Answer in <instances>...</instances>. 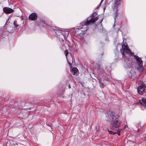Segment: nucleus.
Masks as SVG:
<instances>
[{
    "label": "nucleus",
    "instance_id": "f257e3e1",
    "mask_svg": "<svg viewBox=\"0 0 146 146\" xmlns=\"http://www.w3.org/2000/svg\"><path fill=\"white\" fill-rule=\"evenodd\" d=\"M122 50L123 52H121L123 57L124 56V52L129 55L130 56H133L134 58L136 60L138 67L137 68L138 70L140 72L143 71L144 68L143 64V61L141 58L138 56L133 55V54L129 48V47L126 43H124L122 45Z\"/></svg>",
    "mask_w": 146,
    "mask_h": 146
},
{
    "label": "nucleus",
    "instance_id": "39448f33",
    "mask_svg": "<svg viewBox=\"0 0 146 146\" xmlns=\"http://www.w3.org/2000/svg\"><path fill=\"white\" fill-rule=\"evenodd\" d=\"M134 62L131 58H127L125 60L124 66L127 69L133 68V66Z\"/></svg>",
    "mask_w": 146,
    "mask_h": 146
},
{
    "label": "nucleus",
    "instance_id": "20e7f679",
    "mask_svg": "<svg viewBox=\"0 0 146 146\" xmlns=\"http://www.w3.org/2000/svg\"><path fill=\"white\" fill-rule=\"evenodd\" d=\"M120 1L121 0H113V3L112 5V7L113 11V15L114 18L117 17L118 11L120 8H121L120 5Z\"/></svg>",
    "mask_w": 146,
    "mask_h": 146
},
{
    "label": "nucleus",
    "instance_id": "7ed1b4c3",
    "mask_svg": "<svg viewBox=\"0 0 146 146\" xmlns=\"http://www.w3.org/2000/svg\"><path fill=\"white\" fill-rule=\"evenodd\" d=\"M98 19H90L89 21L82 22L79 26L82 32V35L86 33L88 29V26L94 23Z\"/></svg>",
    "mask_w": 146,
    "mask_h": 146
},
{
    "label": "nucleus",
    "instance_id": "6e6552de",
    "mask_svg": "<svg viewBox=\"0 0 146 146\" xmlns=\"http://www.w3.org/2000/svg\"><path fill=\"white\" fill-rule=\"evenodd\" d=\"M80 28V27L77 26L76 27L74 28L75 32L77 35H82V32Z\"/></svg>",
    "mask_w": 146,
    "mask_h": 146
},
{
    "label": "nucleus",
    "instance_id": "4be33fe9",
    "mask_svg": "<svg viewBox=\"0 0 146 146\" xmlns=\"http://www.w3.org/2000/svg\"><path fill=\"white\" fill-rule=\"evenodd\" d=\"M126 128V126L125 125L124 126V128Z\"/></svg>",
    "mask_w": 146,
    "mask_h": 146
},
{
    "label": "nucleus",
    "instance_id": "393cba45",
    "mask_svg": "<svg viewBox=\"0 0 146 146\" xmlns=\"http://www.w3.org/2000/svg\"><path fill=\"white\" fill-rule=\"evenodd\" d=\"M102 0L101 1V3H102Z\"/></svg>",
    "mask_w": 146,
    "mask_h": 146
},
{
    "label": "nucleus",
    "instance_id": "f3484780",
    "mask_svg": "<svg viewBox=\"0 0 146 146\" xmlns=\"http://www.w3.org/2000/svg\"><path fill=\"white\" fill-rule=\"evenodd\" d=\"M100 87L102 88H103L104 87V86L103 84H100Z\"/></svg>",
    "mask_w": 146,
    "mask_h": 146
},
{
    "label": "nucleus",
    "instance_id": "f8f14e48",
    "mask_svg": "<svg viewBox=\"0 0 146 146\" xmlns=\"http://www.w3.org/2000/svg\"><path fill=\"white\" fill-rule=\"evenodd\" d=\"M37 15L35 13H33L29 15V18H37Z\"/></svg>",
    "mask_w": 146,
    "mask_h": 146
},
{
    "label": "nucleus",
    "instance_id": "b1692460",
    "mask_svg": "<svg viewBox=\"0 0 146 146\" xmlns=\"http://www.w3.org/2000/svg\"><path fill=\"white\" fill-rule=\"evenodd\" d=\"M99 7H97V8H96V9H98L99 8Z\"/></svg>",
    "mask_w": 146,
    "mask_h": 146
},
{
    "label": "nucleus",
    "instance_id": "6ab92c4d",
    "mask_svg": "<svg viewBox=\"0 0 146 146\" xmlns=\"http://www.w3.org/2000/svg\"><path fill=\"white\" fill-rule=\"evenodd\" d=\"M68 63L69 65H70V66L71 67V64L70 63V62H69L68 61Z\"/></svg>",
    "mask_w": 146,
    "mask_h": 146
},
{
    "label": "nucleus",
    "instance_id": "9d476101",
    "mask_svg": "<svg viewBox=\"0 0 146 146\" xmlns=\"http://www.w3.org/2000/svg\"><path fill=\"white\" fill-rule=\"evenodd\" d=\"M140 104L144 108H146V99L143 98L142 100V102L140 101Z\"/></svg>",
    "mask_w": 146,
    "mask_h": 146
},
{
    "label": "nucleus",
    "instance_id": "aec40b11",
    "mask_svg": "<svg viewBox=\"0 0 146 146\" xmlns=\"http://www.w3.org/2000/svg\"><path fill=\"white\" fill-rule=\"evenodd\" d=\"M31 19V20H32V21H34V20H35L36 19Z\"/></svg>",
    "mask_w": 146,
    "mask_h": 146
},
{
    "label": "nucleus",
    "instance_id": "ddd939ff",
    "mask_svg": "<svg viewBox=\"0 0 146 146\" xmlns=\"http://www.w3.org/2000/svg\"><path fill=\"white\" fill-rule=\"evenodd\" d=\"M98 15L96 12L93 13L91 16V18H98Z\"/></svg>",
    "mask_w": 146,
    "mask_h": 146
},
{
    "label": "nucleus",
    "instance_id": "5701e85b",
    "mask_svg": "<svg viewBox=\"0 0 146 146\" xmlns=\"http://www.w3.org/2000/svg\"><path fill=\"white\" fill-rule=\"evenodd\" d=\"M71 88V86H70H70H69V88Z\"/></svg>",
    "mask_w": 146,
    "mask_h": 146
},
{
    "label": "nucleus",
    "instance_id": "1a4fd4ad",
    "mask_svg": "<svg viewBox=\"0 0 146 146\" xmlns=\"http://www.w3.org/2000/svg\"><path fill=\"white\" fill-rule=\"evenodd\" d=\"M121 130V129H118L116 132H114L112 131H110L108 129V131L110 134L114 135L117 133L119 135H120V132Z\"/></svg>",
    "mask_w": 146,
    "mask_h": 146
},
{
    "label": "nucleus",
    "instance_id": "2eb2a0df",
    "mask_svg": "<svg viewBox=\"0 0 146 146\" xmlns=\"http://www.w3.org/2000/svg\"><path fill=\"white\" fill-rule=\"evenodd\" d=\"M64 54H65V55L66 57L67 56V55L68 53V51L67 50H65V51L64 52Z\"/></svg>",
    "mask_w": 146,
    "mask_h": 146
},
{
    "label": "nucleus",
    "instance_id": "f03ea898",
    "mask_svg": "<svg viewBox=\"0 0 146 146\" xmlns=\"http://www.w3.org/2000/svg\"><path fill=\"white\" fill-rule=\"evenodd\" d=\"M107 115L108 120L111 123V129L116 131L117 128L119 129L120 125V122L118 121V116L115 115L114 113L110 111L108 112Z\"/></svg>",
    "mask_w": 146,
    "mask_h": 146
},
{
    "label": "nucleus",
    "instance_id": "4468645a",
    "mask_svg": "<svg viewBox=\"0 0 146 146\" xmlns=\"http://www.w3.org/2000/svg\"><path fill=\"white\" fill-rule=\"evenodd\" d=\"M11 29V31H9L10 33H13L15 31V28L14 27H10Z\"/></svg>",
    "mask_w": 146,
    "mask_h": 146
},
{
    "label": "nucleus",
    "instance_id": "9b49d317",
    "mask_svg": "<svg viewBox=\"0 0 146 146\" xmlns=\"http://www.w3.org/2000/svg\"><path fill=\"white\" fill-rule=\"evenodd\" d=\"M72 72L73 75H77L78 74V70L76 68H73L72 69Z\"/></svg>",
    "mask_w": 146,
    "mask_h": 146
},
{
    "label": "nucleus",
    "instance_id": "a878e982",
    "mask_svg": "<svg viewBox=\"0 0 146 146\" xmlns=\"http://www.w3.org/2000/svg\"><path fill=\"white\" fill-rule=\"evenodd\" d=\"M103 19H102L101 21V22L102 21Z\"/></svg>",
    "mask_w": 146,
    "mask_h": 146
},
{
    "label": "nucleus",
    "instance_id": "bb28decb",
    "mask_svg": "<svg viewBox=\"0 0 146 146\" xmlns=\"http://www.w3.org/2000/svg\"><path fill=\"white\" fill-rule=\"evenodd\" d=\"M67 34H68V33H67Z\"/></svg>",
    "mask_w": 146,
    "mask_h": 146
},
{
    "label": "nucleus",
    "instance_id": "a211bd4d",
    "mask_svg": "<svg viewBox=\"0 0 146 146\" xmlns=\"http://www.w3.org/2000/svg\"><path fill=\"white\" fill-rule=\"evenodd\" d=\"M99 82L100 83H101V79L100 78H98V79Z\"/></svg>",
    "mask_w": 146,
    "mask_h": 146
},
{
    "label": "nucleus",
    "instance_id": "412c9836",
    "mask_svg": "<svg viewBox=\"0 0 146 146\" xmlns=\"http://www.w3.org/2000/svg\"><path fill=\"white\" fill-rule=\"evenodd\" d=\"M45 21H42V23H44L46 24V23H45Z\"/></svg>",
    "mask_w": 146,
    "mask_h": 146
},
{
    "label": "nucleus",
    "instance_id": "0eeeda50",
    "mask_svg": "<svg viewBox=\"0 0 146 146\" xmlns=\"http://www.w3.org/2000/svg\"><path fill=\"white\" fill-rule=\"evenodd\" d=\"M3 10L6 14H9L14 11V10L13 9L8 7H4L3 8Z\"/></svg>",
    "mask_w": 146,
    "mask_h": 146
},
{
    "label": "nucleus",
    "instance_id": "dca6fc26",
    "mask_svg": "<svg viewBox=\"0 0 146 146\" xmlns=\"http://www.w3.org/2000/svg\"><path fill=\"white\" fill-rule=\"evenodd\" d=\"M13 24L14 26L16 27H17L18 26V25L17 24V21H15L14 22Z\"/></svg>",
    "mask_w": 146,
    "mask_h": 146
},
{
    "label": "nucleus",
    "instance_id": "423d86ee",
    "mask_svg": "<svg viewBox=\"0 0 146 146\" xmlns=\"http://www.w3.org/2000/svg\"><path fill=\"white\" fill-rule=\"evenodd\" d=\"M145 88V85L144 84H142L137 88L138 93L140 94H142L144 93V89Z\"/></svg>",
    "mask_w": 146,
    "mask_h": 146
}]
</instances>
